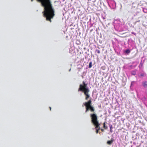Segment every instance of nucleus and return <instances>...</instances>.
<instances>
[{"instance_id": "6e6552de", "label": "nucleus", "mask_w": 147, "mask_h": 147, "mask_svg": "<svg viewBox=\"0 0 147 147\" xmlns=\"http://www.w3.org/2000/svg\"><path fill=\"white\" fill-rule=\"evenodd\" d=\"M113 139H112L108 141L107 142V144H108L111 145L112 144V143H113Z\"/></svg>"}, {"instance_id": "9b49d317", "label": "nucleus", "mask_w": 147, "mask_h": 147, "mask_svg": "<svg viewBox=\"0 0 147 147\" xmlns=\"http://www.w3.org/2000/svg\"><path fill=\"white\" fill-rule=\"evenodd\" d=\"M103 127L105 129H107V126H106L105 125V122H104L103 123Z\"/></svg>"}, {"instance_id": "6ab92c4d", "label": "nucleus", "mask_w": 147, "mask_h": 147, "mask_svg": "<svg viewBox=\"0 0 147 147\" xmlns=\"http://www.w3.org/2000/svg\"><path fill=\"white\" fill-rule=\"evenodd\" d=\"M145 9H143V11H144Z\"/></svg>"}, {"instance_id": "0eeeda50", "label": "nucleus", "mask_w": 147, "mask_h": 147, "mask_svg": "<svg viewBox=\"0 0 147 147\" xmlns=\"http://www.w3.org/2000/svg\"><path fill=\"white\" fill-rule=\"evenodd\" d=\"M142 84L144 87H147V81H145L142 82Z\"/></svg>"}, {"instance_id": "ddd939ff", "label": "nucleus", "mask_w": 147, "mask_h": 147, "mask_svg": "<svg viewBox=\"0 0 147 147\" xmlns=\"http://www.w3.org/2000/svg\"><path fill=\"white\" fill-rule=\"evenodd\" d=\"M95 52H96L98 54H100V50L98 49H96L95 51Z\"/></svg>"}, {"instance_id": "39448f33", "label": "nucleus", "mask_w": 147, "mask_h": 147, "mask_svg": "<svg viewBox=\"0 0 147 147\" xmlns=\"http://www.w3.org/2000/svg\"><path fill=\"white\" fill-rule=\"evenodd\" d=\"M90 91H88L87 92L84 93L85 96V99L86 100H87L90 97V95L89 93Z\"/></svg>"}, {"instance_id": "f257e3e1", "label": "nucleus", "mask_w": 147, "mask_h": 147, "mask_svg": "<svg viewBox=\"0 0 147 147\" xmlns=\"http://www.w3.org/2000/svg\"><path fill=\"white\" fill-rule=\"evenodd\" d=\"M40 2L42 5L44 7L43 15L47 21L51 22V19L54 16V12L52 8L51 0H38Z\"/></svg>"}, {"instance_id": "f3484780", "label": "nucleus", "mask_w": 147, "mask_h": 147, "mask_svg": "<svg viewBox=\"0 0 147 147\" xmlns=\"http://www.w3.org/2000/svg\"><path fill=\"white\" fill-rule=\"evenodd\" d=\"M131 33H132V34H134L135 35H136V33H134V32H132Z\"/></svg>"}, {"instance_id": "f8f14e48", "label": "nucleus", "mask_w": 147, "mask_h": 147, "mask_svg": "<svg viewBox=\"0 0 147 147\" xmlns=\"http://www.w3.org/2000/svg\"><path fill=\"white\" fill-rule=\"evenodd\" d=\"M125 53H126L128 54V53H130V50L129 49H128L126 50L125 51Z\"/></svg>"}, {"instance_id": "4468645a", "label": "nucleus", "mask_w": 147, "mask_h": 147, "mask_svg": "<svg viewBox=\"0 0 147 147\" xmlns=\"http://www.w3.org/2000/svg\"><path fill=\"white\" fill-rule=\"evenodd\" d=\"M100 130V129H96V134H97L98 132V131Z\"/></svg>"}, {"instance_id": "aec40b11", "label": "nucleus", "mask_w": 147, "mask_h": 147, "mask_svg": "<svg viewBox=\"0 0 147 147\" xmlns=\"http://www.w3.org/2000/svg\"><path fill=\"white\" fill-rule=\"evenodd\" d=\"M33 0H31V1H32Z\"/></svg>"}, {"instance_id": "423d86ee", "label": "nucleus", "mask_w": 147, "mask_h": 147, "mask_svg": "<svg viewBox=\"0 0 147 147\" xmlns=\"http://www.w3.org/2000/svg\"><path fill=\"white\" fill-rule=\"evenodd\" d=\"M95 126V128L96 129H100V124L99 123V122H97L93 124Z\"/></svg>"}, {"instance_id": "2eb2a0df", "label": "nucleus", "mask_w": 147, "mask_h": 147, "mask_svg": "<svg viewBox=\"0 0 147 147\" xmlns=\"http://www.w3.org/2000/svg\"><path fill=\"white\" fill-rule=\"evenodd\" d=\"M110 131H111V132H112V125H111V126H110Z\"/></svg>"}, {"instance_id": "1a4fd4ad", "label": "nucleus", "mask_w": 147, "mask_h": 147, "mask_svg": "<svg viewBox=\"0 0 147 147\" xmlns=\"http://www.w3.org/2000/svg\"><path fill=\"white\" fill-rule=\"evenodd\" d=\"M146 75V74L144 73H142L140 74L139 76V77H143L145 76Z\"/></svg>"}, {"instance_id": "7ed1b4c3", "label": "nucleus", "mask_w": 147, "mask_h": 147, "mask_svg": "<svg viewBox=\"0 0 147 147\" xmlns=\"http://www.w3.org/2000/svg\"><path fill=\"white\" fill-rule=\"evenodd\" d=\"M78 91H81L84 93L90 91L89 89L88 88L87 84L84 81H83L82 84L80 85Z\"/></svg>"}, {"instance_id": "a211bd4d", "label": "nucleus", "mask_w": 147, "mask_h": 147, "mask_svg": "<svg viewBox=\"0 0 147 147\" xmlns=\"http://www.w3.org/2000/svg\"><path fill=\"white\" fill-rule=\"evenodd\" d=\"M49 108H50V111H51V107H50Z\"/></svg>"}, {"instance_id": "20e7f679", "label": "nucleus", "mask_w": 147, "mask_h": 147, "mask_svg": "<svg viewBox=\"0 0 147 147\" xmlns=\"http://www.w3.org/2000/svg\"><path fill=\"white\" fill-rule=\"evenodd\" d=\"M91 122L93 124L98 122L97 114L94 113L90 114Z\"/></svg>"}, {"instance_id": "f03ea898", "label": "nucleus", "mask_w": 147, "mask_h": 147, "mask_svg": "<svg viewBox=\"0 0 147 147\" xmlns=\"http://www.w3.org/2000/svg\"><path fill=\"white\" fill-rule=\"evenodd\" d=\"M83 105L85 106L86 110L85 112L86 113L89 111L91 112H94L95 111L94 107L92 105V101L90 99L87 102L84 103Z\"/></svg>"}, {"instance_id": "dca6fc26", "label": "nucleus", "mask_w": 147, "mask_h": 147, "mask_svg": "<svg viewBox=\"0 0 147 147\" xmlns=\"http://www.w3.org/2000/svg\"><path fill=\"white\" fill-rule=\"evenodd\" d=\"M101 131H102V132L104 131V129H101Z\"/></svg>"}, {"instance_id": "9d476101", "label": "nucleus", "mask_w": 147, "mask_h": 147, "mask_svg": "<svg viewBox=\"0 0 147 147\" xmlns=\"http://www.w3.org/2000/svg\"><path fill=\"white\" fill-rule=\"evenodd\" d=\"M92 67V62H90L89 63V68H90Z\"/></svg>"}]
</instances>
